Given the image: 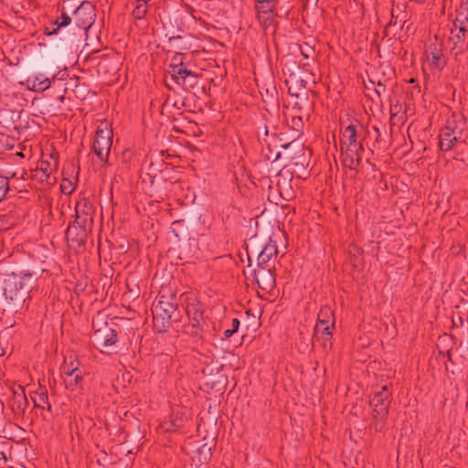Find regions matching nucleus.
<instances>
[{
    "mask_svg": "<svg viewBox=\"0 0 468 468\" xmlns=\"http://www.w3.org/2000/svg\"><path fill=\"white\" fill-rule=\"evenodd\" d=\"M36 281L30 271L6 274L3 282V295L6 303L14 306L22 304Z\"/></svg>",
    "mask_w": 468,
    "mask_h": 468,
    "instance_id": "f257e3e1",
    "label": "nucleus"
},
{
    "mask_svg": "<svg viewBox=\"0 0 468 468\" xmlns=\"http://www.w3.org/2000/svg\"><path fill=\"white\" fill-rule=\"evenodd\" d=\"M354 124L346 126L341 133V162L345 167L357 171L362 161L364 146Z\"/></svg>",
    "mask_w": 468,
    "mask_h": 468,
    "instance_id": "f03ea898",
    "label": "nucleus"
},
{
    "mask_svg": "<svg viewBox=\"0 0 468 468\" xmlns=\"http://www.w3.org/2000/svg\"><path fill=\"white\" fill-rule=\"evenodd\" d=\"M391 393L387 386L374 393L370 400L372 408V428L376 432H384L386 430L387 419L391 403Z\"/></svg>",
    "mask_w": 468,
    "mask_h": 468,
    "instance_id": "7ed1b4c3",
    "label": "nucleus"
},
{
    "mask_svg": "<svg viewBox=\"0 0 468 468\" xmlns=\"http://www.w3.org/2000/svg\"><path fill=\"white\" fill-rule=\"evenodd\" d=\"M176 311V304L171 296L160 295L153 308L154 327L159 333L165 332L171 324L172 314Z\"/></svg>",
    "mask_w": 468,
    "mask_h": 468,
    "instance_id": "20e7f679",
    "label": "nucleus"
},
{
    "mask_svg": "<svg viewBox=\"0 0 468 468\" xmlns=\"http://www.w3.org/2000/svg\"><path fill=\"white\" fill-rule=\"evenodd\" d=\"M335 325V318L333 310L327 306H322L317 314V323L315 324V335L317 337L321 335L324 341V346L328 345L329 348L332 347V335L333 330Z\"/></svg>",
    "mask_w": 468,
    "mask_h": 468,
    "instance_id": "39448f33",
    "label": "nucleus"
},
{
    "mask_svg": "<svg viewBox=\"0 0 468 468\" xmlns=\"http://www.w3.org/2000/svg\"><path fill=\"white\" fill-rule=\"evenodd\" d=\"M452 117V119H449L447 121L446 126L441 131L440 133L439 146L440 149L443 152L452 150L455 144L460 141L463 134V121L461 119L456 121L455 117Z\"/></svg>",
    "mask_w": 468,
    "mask_h": 468,
    "instance_id": "423d86ee",
    "label": "nucleus"
},
{
    "mask_svg": "<svg viewBox=\"0 0 468 468\" xmlns=\"http://www.w3.org/2000/svg\"><path fill=\"white\" fill-rule=\"evenodd\" d=\"M112 144V131L108 129L107 124L104 128L99 126L96 131L92 144V152L101 162H107L111 147Z\"/></svg>",
    "mask_w": 468,
    "mask_h": 468,
    "instance_id": "0eeeda50",
    "label": "nucleus"
},
{
    "mask_svg": "<svg viewBox=\"0 0 468 468\" xmlns=\"http://www.w3.org/2000/svg\"><path fill=\"white\" fill-rule=\"evenodd\" d=\"M94 7L90 2H83L79 7L73 12V22L75 25L87 30L94 23Z\"/></svg>",
    "mask_w": 468,
    "mask_h": 468,
    "instance_id": "6e6552de",
    "label": "nucleus"
},
{
    "mask_svg": "<svg viewBox=\"0 0 468 468\" xmlns=\"http://www.w3.org/2000/svg\"><path fill=\"white\" fill-rule=\"evenodd\" d=\"M91 228L92 227L84 226L80 222L73 221L69 225L66 231L68 241L78 247L83 246L86 243L89 234L91 232Z\"/></svg>",
    "mask_w": 468,
    "mask_h": 468,
    "instance_id": "1a4fd4ad",
    "label": "nucleus"
},
{
    "mask_svg": "<svg viewBox=\"0 0 468 468\" xmlns=\"http://www.w3.org/2000/svg\"><path fill=\"white\" fill-rule=\"evenodd\" d=\"M254 280L258 286L265 292H271L276 285L272 269L269 266H257L253 271Z\"/></svg>",
    "mask_w": 468,
    "mask_h": 468,
    "instance_id": "9d476101",
    "label": "nucleus"
},
{
    "mask_svg": "<svg viewBox=\"0 0 468 468\" xmlns=\"http://www.w3.org/2000/svg\"><path fill=\"white\" fill-rule=\"evenodd\" d=\"M449 41L452 44L451 53L457 58L458 56L468 50V31L464 32L460 30V27H453Z\"/></svg>",
    "mask_w": 468,
    "mask_h": 468,
    "instance_id": "9b49d317",
    "label": "nucleus"
},
{
    "mask_svg": "<svg viewBox=\"0 0 468 468\" xmlns=\"http://www.w3.org/2000/svg\"><path fill=\"white\" fill-rule=\"evenodd\" d=\"M92 341L94 345L101 347L111 346L117 341V332L104 324L101 327L94 330Z\"/></svg>",
    "mask_w": 468,
    "mask_h": 468,
    "instance_id": "f8f14e48",
    "label": "nucleus"
},
{
    "mask_svg": "<svg viewBox=\"0 0 468 468\" xmlns=\"http://www.w3.org/2000/svg\"><path fill=\"white\" fill-rule=\"evenodd\" d=\"M94 208L87 198H81L75 207V219L82 225L92 227Z\"/></svg>",
    "mask_w": 468,
    "mask_h": 468,
    "instance_id": "ddd939ff",
    "label": "nucleus"
},
{
    "mask_svg": "<svg viewBox=\"0 0 468 468\" xmlns=\"http://www.w3.org/2000/svg\"><path fill=\"white\" fill-rule=\"evenodd\" d=\"M186 312L189 323L205 326L204 307L198 300L196 298H187Z\"/></svg>",
    "mask_w": 468,
    "mask_h": 468,
    "instance_id": "4468645a",
    "label": "nucleus"
},
{
    "mask_svg": "<svg viewBox=\"0 0 468 468\" xmlns=\"http://www.w3.org/2000/svg\"><path fill=\"white\" fill-rule=\"evenodd\" d=\"M54 77L48 78L43 73L30 75L27 78L25 84L29 90L35 92H43L50 86ZM24 84V82H22Z\"/></svg>",
    "mask_w": 468,
    "mask_h": 468,
    "instance_id": "2eb2a0df",
    "label": "nucleus"
},
{
    "mask_svg": "<svg viewBox=\"0 0 468 468\" xmlns=\"http://www.w3.org/2000/svg\"><path fill=\"white\" fill-rule=\"evenodd\" d=\"M425 53L427 59L430 61L431 67L440 69L443 66V50L441 42L435 40L430 43L426 47Z\"/></svg>",
    "mask_w": 468,
    "mask_h": 468,
    "instance_id": "dca6fc26",
    "label": "nucleus"
},
{
    "mask_svg": "<svg viewBox=\"0 0 468 468\" xmlns=\"http://www.w3.org/2000/svg\"><path fill=\"white\" fill-rule=\"evenodd\" d=\"M278 253V247L276 241L272 239H269V241L264 245L261 253L258 255V264L257 266H269L268 262L273 258L276 257Z\"/></svg>",
    "mask_w": 468,
    "mask_h": 468,
    "instance_id": "f3484780",
    "label": "nucleus"
},
{
    "mask_svg": "<svg viewBox=\"0 0 468 468\" xmlns=\"http://www.w3.org/2000/svg\"><path fill=\"white\" fill-rule=\"evenodd\" d=\"M28 405L24 388L18 386L17 390H14L13 398L10 401L12 410L16 414H23Z\"/></svg>",
    "mask_w": 468,
    "mask_h": 468,
    "instance_id": "a211bd4d",
    "label": "nucleus"
},
{
    "mask_svg": "<svg viewBox=\"0 0 468 468\" xmlns=\"http://www.w3.org/2000/svg\"><path fill=\"white\" fill-rule=\"evenodd\" d=\"M453 27H460L462 31L468 32V2L462 4L457 9Z\"/></svg>",
    "mask_w": 468,
    "mask_h": 468,
    "instance_id": "6ab92c4d",
    "label": "nucleus"
},
{
    "mask_svg": "<svg viewBox=\"0 0 468 468\" xmlns=\"http://www.w3.org/2000/svg\"><path fill=\"white\" fill-rule=\"evenodd\" d=\"M64 381L67 388L70 389L71 391L80 390L82 388L83 381L82 370L75 372L71 371V374L64 377Z\"/></svg>",
    "mask_w": 468,
    "mask_h": 468,
    "instance_id": "aec40b11",
    "label": "nucleus"
},
{
    "mask_svg": "<svg viewBox=\"0 0 468 468\" xmlns=\"http://www.w3.org/2000/svg\"><path fill=\"white\" fill-rule=\"evenodd\" d=\"M31 399H32L34 406L36 408H39L42 410L47 409L48 410H51V405L48 402V391L45 388H38L31 396Z\"/></svg>",
    "mask_w": 468,
    "mask_h": 468,
    "instance_id": "412c9836",
    "label": "nucleus"
},
{
    "mask_svg": "<svg viewBox=\"0 0 468 468\" xmlns=\"http://www.w3.org/2000/svg\"><path fill=\"white\" fill-rule=\"evenodd\" d=\"M211 456V447L205 443L197 449L192 459L194 462L203 464L208 463Z\"/></svg>",
    "mask_w": 468,
    "mask_h": 468,
    "instance_id": "4be33fe9",
    "label": "nucleus"
},
{
    "mask_svg": "<svg viewBox=\"0 0 468 468\" xmlns=\"http://www.w3.org/2000/svg\"><path fill=\"white\" fill-rule=\"evenodd\" d=\"M276 139V134L272 133L271 140L274 145L272 146L271 143H268L267 146L262 150L265 158L271 162L277 161L281 156V152L277 150V145L275 144Z\"/></svg>",
    "mask_w": 468,
    "mask_h": 468,
    "instance_id": "5701e85b",
    "label": "nucleus"
},
{
    "mask_svg": "<svg viewBox=\"0 0 468 468\" xmlns=\"http://www.w3.org/2000/svg\"><path fill=\"white\" fill-rule=\"evenodd\" d=\"M185 333L189 335L194 342H198L203 338L204 325L188 323L185 325Z\"/></svg>",
    "mask_w": 468,
    "mask_h": 468,
    "instance_id": "b1692460",
    "label": "nucleus"
},
{
    "mask_svg": "<svg viewBox=\"0 0 468 468\" xmlns=\"http://www.w3.org/2000/svg\"><path fill=\"white\" fill-rule=\"evenodd\" d=\"M73 19L66 13H62L60 17H58L56 21L53 22V26H56L52 30H49V27L45 28V34L46 35H54L57 34L58 30L60 27H64L66 26H69Z\"/></svg>",
    "mask_w": 468,
    "mask_h": 468,
    "instance_id": "393cba45",
    "label": "nucleus"
},
{
    "mask_svg": "<svg viewBox=\"0 0 468 468\" xmlns=\"http://www.w3.org/2000/svg\"><path fill=\"white\" fill-rule=\"evenodd\" d=\"M257 18L261 27L266 30L274 26L275 23V12H266L257 15Z\"/></svg>",
    "mask_w": 468,
    "mask_h": 468,
    "instance_id": "a878e982",
    "label": "nucleus"
},
{
    "mask_svg": "<svg viewBox=\"0 0 468 468\" xmlns=\"http://www.w3.org/2000/svg\"><path fill=\"white\" fill-rule=\"evenodd\" d=\"M186 55L180 52H176L171 58V63L169 65V72L173 76L175 71H177L179 68H183L185 66Z\"/></svg>",
    "mask_w": 468,
    "mask_h": 468,
    "instance_id": "bb28decb",
    "label": "nucleus"
},
{
    "mask_svg": "<svg viewBox=\"0 0 468 468\" xmlns=\"http://www.w3.org/2000/svg\"><path fill=\"white\" fill-rule=\"evenodd\" d=\"M197 77L195 73H193L191 70L187 69L186 66L183 68H179L177 71H175V74L172 76V78L176 80V82L178 85H185V81L186 77Z\"/></svg>",
    "mask_w": 468,
    "mask_h": 468,
    "instance_id": "cd10ccee",
    "label": "nucleus"
},
{
    "mask_svg": "<svg viewBox=\"0 0 468 468\" xmlns=\"http://www.w3.org/2000/svg\"><path fill=\"white\" fill-rule=\"evenodd\" d=\"M149 0H136V5L133 11L135 19H143L147 13V3Z\"/></svg>",
    "mask_w": 468,
    "mask_h": 468,
    "instance_id": "c85d7f7f",
    "label": "nucleus"
},
{
    "mask_svg": "<svg viewBox=\"0 0 468 468\" xmlns=\"http://www.w3.org/2000/svg\"><path fill=\"white\" fill-rule=\"evenodd\" d=\"M278 2H262V3H255V11L256 14L268 13L271 11H275L276 5Z\"/></svg>",
    "mask_w": 468,
    "mask_h": 468,
    "instance_id": "c756f323",
    "label": "nucleus"
},
{
    "mask_svg": "<svg viewBox=\"0 0 468 468\" xmlns=\"http://www.w3.org/2000/svg\"><path fill=\"white\" fill-rule=\"evenodd\" d=\"M9 179L8 176H0V202L5 199L11 190Z\"/></svg>",
    "mask_w": 468,
    "mask_h": 468,
    "instance_id": "7c9ffc66",
    "label": "nucleus"
},
{
    "mask_svg": "<svg viewBox=\"0 0 468 468\" xmlns=\"http://www.w3.org/2000/svg\"><path fill=\"white\" fill-rule=\"evenodd\" d=\"M78 365L79 363L76 360H70L69 362L65 360L61 367L62 374L64 375V377L71 374V371H80L81 369L79 367Z\"/></svg>",
    "mask_w": 468,
    "mask_h": 468,
    "instance_id": "2f4dec72",
    "label": "nucleus"
},
{
    "mask_svg": "<svg viewBox=\"0 0 468 468\" xmlns=\"http://www.w3.org/2000/svg\"><path fill=\"white\" fill-rule=\"evenodd\" d=\"M239 320L238 318L231 319L230 325L226 328L223 332L222 339H228L231 337L239 329Z\"/></svg>",
    "mask_w": 468,
    "mask_h": 468,
    "instance_id": "473e14b6",
    "label": "nucleus"
},
{
    "mask_svg": "<svg viewBox=\"0 0 468 468\" xmlns=\"http://www.w3.org/2000/svg\"><path fill=\"white\" fill-rule=\"evenodd\" d=\"M170 420L173 422L174 427L178 431L184 427L186 419L181 411H176L171 414Z\"/></svg>",
    "mask_w": 468,
    "mask_h": 468,
    "instance_id": "72a5a7b5",
    "label": "nucleus"
},
{
    "mask_svg": "<svg viewBox=\"0 0 468 468\" xmlns=\"http://www.w3.org/2000/svg\"><path fill=\"white\" fill-rule=\"evenodd\" d=\"M12 147L13 144H11V139L9 136L4 133H0V154L11 149Z\"/></svg>",
    "mask_w": 468,
    "mask_h": 468,
    "instance_id": "f704fd0d",
    "label": "nucleus"
},
{
    "mask_svg": "<svg viewBox=\"0 0 468 468\" xmlns=\"http://www.w3.org/2000/svg\"><path fill=\"white\" fill-rule=\"evenodd\" d=\"M14 225V221L7 215H0V231L9 229Z\"/></svg>",
    "mask_w": 468,
    "mask_h": 468,
    "instance_id": "c9c22d12",
    "label": "nucleus"
},
{
    "mask_svg": "<svg viewBox=\"0 0 468 468\" xmlns=\"http://www.w3.org/2000/svg\"><path fill=\"white\" fill-rule=\"evenodd\" d=\"M50 171L51 170L48 169V165L47 163H41V166L37 171V173H41L40 180L43 181L45 179L48 181L50 176Z\"/></svg>",
    "mask_w": 468,
    "mask_h": 468,
    "instance_id": "e433bc0d",
    "label": "nucleus"
},
{
    "mask_svg": "<svg viewBox=\"0 0 468 468\" xmlns=\"http://www.w3.org/2000/svg\"><path fill=\"white\" fill-rule=\"evenodd\" d=\"M159 428H160L164 432H174V431H176V429L174 427L173 422L171 421V420H167V421H164V422H162V423L159 425Z\"/></svg>",
    "mask_w": 468,
    "mask_h": 468,
    "instance_id": "4c0bfd02",
    "label": "nucleus"
},
{
    "mask_svg": "<svg viewBox=\"0 0 468 468\" xmlns=\"http://www.w3.org/2000/svg\"><path fill=\"white\" fill-rule=\"evenodd\" d=\"M292 126L293 130L299 132L303 126L302 118L300 116H293L292 118Z\"/></svg>",
    "mask_w": 468,
    "mask_h": 468,
    "instance_id": "58836bf2",
    "label": "nucleus"
},
{
    "mask_svg": "<svg viewBox=\"0 0 468 468\" xmlns=\"http://www.w3.org/2000/svg\"><path fill=\"white\" fill-rule=\"evenodd\" d=\"M301 48V53L306 58H309V54H308V51H313L311 48H307V50H303L302 47H300Z\"/></svg>",
    "mask_w": 468,
    "mask_h": 468,
    "instance_id": "ea45409f",
    "label": "nucleus"
},
{
    "mask_svg": "<svg viewBox=\"0 0 468 468\" xmlns=\"http://www.w3.org/2000/svg\"><path fill=\"white\" fill-rule=\"evenodd\" d=\"M292 142H291V143H286V144H281L279 146H280L281 148L287 149V148H289L290 146H292Z\"/></svg>",
    "mask_w": 468,
    "mask_h": 468,
    "instance_id": "a19ab883",
    "label": "nucleus"
},
{
    "mask_svg": "<svg viewBox=\"0 0 468 468\" xmlns=\"http://www.w3.org/2000/svg\"><path fill=\"white\" fill-rule=\"evenodd\" d=\"M169 104H170V101H169V100L167 99V100L164 102V104H163V106H162V112L165 111V108H167V107L169 106Z\"/></svg>",
    "mask_w": 468,
    "mask_h": 468,
    "instance_id": "79ce46f5",
    "label": "nucleus"
},
{
    "mask_svg": "<svg viewBox=\"0 0 468 468\" xmlns=\"http://www.w3.org/2000/svg\"><path fill=\"white\" fill-rule=\"evenodd\" d=\"M373 129L374 131L376 132L377 133V140H378V138L380 137V131H379V128L377 127V126H373Z\"/></svg>",
    "mask_w": 468,
    "mask_h": 468,
    "instance_id": "37998d69",
    "label": "nucleus"
},
{
    "mask_svg": "<svg viewBox=\"0 0 468 468\" xmlns=\"http://www.w3.org/2000/svg\"><path fill=\"white\" fill-rule=\"evenodd\" d=\"M175 108L180 110L181 109V106L183 105L182 102L178 103L176 101H175L173 104H172Z\"/></svg>",
    "mask_w": 468,
    "mask_h": 468,
    "instance_id": "c03bdc74",
    "label": "nucleus"
},
{
    "mask_svg": "<svg viewBox=\"0 0 468 468\" xmlns=\"http://www.w3.org/2000/svg\"><path fill=\"white\" fill-rule=\"evenodd\" d=\"M132 154V152L129 151V150H126L125 152H123V157L124 158H129Z\"/></svg>",
    "mask_w": 468,
    "mask_h": 468,
    "instance_id": "a18cd8bd",
    "label": "nucleus"
},
{
    "mask_svg": "<svg viewBox=\"0 0 468 468\" xmlns=\"http://www.w3.org/2000/svg\"><path fill=\"white\" fill-rule=\"evenodd\" d=\"M415 1H416V2H418V3L423 4V3H425L427 0H415Z\"/></svg>",
    "mask_w": 468,
    "mask_h": 468,
    "instance_id": "49530a36",
    "label": "nucleus"
},
{
    "mask_svg": "<svg viewBox=\"0 0 468 468\" xmlns=\"http://www.w3.org/2000/svg\"><path fill=\"white\" fill-rule=\"evenodd\" d=\"M48 27H49V30H52L54 27H56V26H53V23H51Z\"/></svg>",
    "mask_w": 468,
    "mask_h": 468,
    "instance_id": "de8ad7c7",
    "label": "nucleus"
},
{
    "mask_svg": "<svg viewBox=\"0 0 468 468\" xmlns=\"http://www.w3.org/2000/svg\"><path fill=\"white\" fill-rule=\"evenodd\" d=\"M265 135L269 136V132H268L267 128H265Z\"/></svg>",
    "mask_w": 468,
    "mask_h": 468,
    "instance_id": "09e8293b",
    "label": "nucleus"
}]
</instances>
